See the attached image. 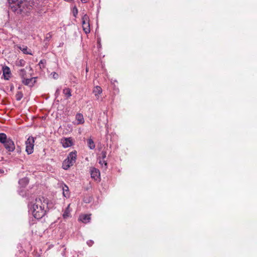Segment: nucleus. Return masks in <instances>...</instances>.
Masks as SVG:
<instances>
[{
  "instance_id": "f257e3e1",
  "label": "nucleus",
  "mask_w": 257,
  "mask_h": 257,
  "mask_svg": "<svg viewBox=\"0 0 257 257\" xmlns=\"http://www.w3.org/2000/svg\"><path fill=\"white\" fill-rule=\"evenodd\" d=\"M48 200L44 197L36 198L29 205V211L37 219L44 217L48 211Z\"/></svg>"
},
{
  "instance_id": "f03ea898",
  "label": "nucleus",
  "mask_w": 257,
  "mask_h": 257,
  "mask_svg": "<svg viewBox=\"0 0 257 257\" xmlns=\"http://www.w3.org/2000/svg\"><path fill=\"white\" fill-rule=\"evenodd\" d=\"M10 4H13L12 6L14 11L18 14L26 13L30 9L27 0H8Z\"/></svg>"
},
{
  "instance_id": "7ed1b4c3",
  "label": "nucleus",
  "mask_w": 257,
  "mask_h": 257,
  "mask_svg": "<svg viewBox=\"0 0 257 257\" xmlns=\"http://www.w3.org/2000/svg\"><path fill=\"white\" fill-rule=\"evenodd\" d=\"M0 142L8 151L13 152L15 150V145L14 142L11 138H8L5 134L0 133Z\"/></svg>"
},
{
  "instance_id": "20e7f679",
  "label": "nucleus",
  "mask_w": 257,
  "mask_h": 257,
  "mask_svg": "<svg viewBox=\"0 0 257 257\" xmlns=\"http://www.w3.org/2000/svg\"><path fill=\"white\" fill-rule=\"evenodd\" d=\"M77 157V152L76 151L70 152L67 158L63 161L62 168L67 170L71 166H73L76 162Z\"/></svg>"
},
{
  "instance_id": "39448f33",
  "label": "nucleus",
  "mask_w": 257,
  "mask_h": 257,
  "mask_svg": "<svg viewBox=\"0 0 257 257\" xmlns=\"http://www.w3.org/2000/svg\"><path fill=\"white\" fill-rule=\"evenodd\" d=\"M35 140L33 137H29L26 141V151L28 154L30 155L34 152Z\"/></svg>"
},
{
  "instance_id": "423d86ee",
  "label": "nucleus",
  "mask_w": 257,
  "mask_h": 257,
  "mask_svg": "<svg viewBox=\"0 0 257 257\" xmlns=\"http://www.w3.org/2000/svg\"><path fill=\"white\" fill-rule=\"evenodd\" d=\"M82 25L83 30L85 34H88L90 32V25H89V18L85 14L82 17Z\"/></svg>"
},
{
  "instance_id": "0eeeda50",
  "label": "nucleus",
  "mask_w": 257,
  "mask_h": 257,
  "mask_svg": "<svg viewBox=\"0 0 257 257\" xmlns=\"http://www.w3.org/2000/svg\"><path fill=\"white\" fill-rule=\"evenodd\" d=\"M91 177L95 180L100 179V173L98 169L92 167L90 169Z\"/></svg>"
},
{
  "instance_id": "6e6552de",
  "label": "nucleus",
  "mask_w": 257,
  "mask_h": 257,
  "mask_svg": "<svg viewBox=\"0 0 257 257\" xmlns=\"http://www.w3.org/2000/svg\"><path fill=\"white\" fill-rule=\"evenodd\" d=\"M61 144L64 148H68L73 145V141L71 138H64L61 140Z\"/></svg>"
},
{
  "instance_id": "1a4fd4ad",
  "label": "nucleus",
  "mask_w": 257,
  "mask_h": 257,
  "mask_svg": "<svg viewBox=\"0 0 257 257\" xmlns=\"http://www.w3.org/2000/svg\"><path fill=\"white\" fill-rule=\"evenodd\" d=\"M60 187L62 189L63 196L66 198L69 197L70 193L68 187L63 183L60 184Z\"/></svg>"
},
{
  "instance_id": "9d476101",
  "label": "nucleus",
  "mask_w": 257,
  "mask_h": 257,
  "mask_svg": "<svg viewBox=\"0 0 257 257\" xmlns=\"http://www.w3.org/2000/svg\"><path fill=\"white\" fill-rule=\"evenodd\" d=\"M3 75L5 79L8 80L10 78L11 71L8 66H5L3 68Z\"/></svg>"
},
{
  "instance_id": "9b49d317",
  "label": "nucleus",
  "mask_w": 257,
  "mask_h": 257,
  "mask_svg": "<svg viewBox=\"0 0 257 257\" xmlns=\"http://www.w3.org/2000/svg\"><path fill=\"white\" fill-rule=\"evenodd\" d=\"M102 90L100 86H95L93 90V93L96 96V98L98 99L99 98V95L102 93Z\"/></svg>"
},
{
  "instance_id": "f8f14e48",
  "label": "nucleus",
  "mask_w": 257,
  "mask_h": 257,
  "mask_svg": "<svg viewBox=\"0 0 257 257\" xmlns=\"http://www.w3.org/2000/svg\"><path fill=\"white\" fill-rule=\"evenodd\" d=\"M90 219L89 215L83 214L80 215L78 220L83 223H87L89 222Z\"/></svg>"
},
{
  "instance_id": "ddd939ff",
  "label": "nucleus",
  "mask_w": 257,
  "mask_h": 257,
  "mask_svg": "<svg viewBox=\"0 0 257 257\" xmlns=\"http://www.w3.org/2000/svg\"><path fill=\"white\" fill-rule=\"evenodd\" d=\"M75 119L77 124H83L84 122L83 116L81 113H77L75 116Z\"/></svg>"
},
{
  "instance_id": "4468645a",
  "label": "nucleus",
  "mask_w": 257,
  "mask_h": 257,
  "mask_svg": "<svg viewBox=\"0 0 257 257\" xmlns=\"http://www.w3.org/2000/svg\"><path fill=\"white\" fill-rule=\"evenodd\" d=\"M98 163L101 165L102 168L106 170L107 168V163L106 161L103 159H101L100 157H98Z\"/></svg>"
},
{
  "instance_id": "2eb2a0df",
  "label": "nucleus",
  "mask_w": 257,
  "mask_h": 257,
  "mask_svg": "<svg viewBox=\"0 0 257 257\" xmlns=\"http://www.w3.org/2000/svg\"><path fill=\"white\" fill-rule=\"evenodd\" d=\"M70 204H69L67 208L65 209L63 214V217L64 219H67L70 216L71 210L70 209Z\"/></svg>"
},
{
  "instance_id": "dca6fc26",
  "label": "nucleus",
  "mask_w": 257,
  "mask_h": 257,
  "mask_svg": "<svg viewBox=\"0 0 257 257\" xmlns=\"http://www.w3.org/2000/svg\"><path fill=\"white\" fill-rule=\"evenodd\" d=\"M22 83L25 85L32 86L33 84V78H24L22 80Z\"/></svg>"
},
{
  "instance_id": "f3484780",
  "label": "nucleus",
  "mask_w": 257,
  "mask_h": 257,
  "mask_svg": "<svg viewBox=\"0 0 257 257\" xmlns=\"http://www.w3.org/2000/svg\"><path fill=\"white\" fill-rule=\"evenodd\" d=\"M29 183V180L27 178H24L20 179L19 181V184L23 187H25Z\"/></svg>"
},
{
  "instance_id": "a211bd4d",
  "label": "nucleus",
  "mask_w": 257,
  "mask_h": 257,
  "mask_svg": "<svg viewBox=\"0 0 257 257\" xmlns=\"http://www.w3.org/2000/svg\"><path fill=\"white\" fill-rule=\"evenodd\" d=\"M87 145L89 148L91 150L94 149L95 147L94 143L91 139H89L87 140Z\"/></svg>"
},
{
  "instance_id": "6ab92c4d",
  "label": "nucleus",
  "mask_w": 257,
  "mask_h": 257,
  "mask_svg": "<svg viewBox=\"0 0 257 257\" xmlns=\"http://www.w3.org/2000/svg\"><path fill=\"white\" fill-rule=\"evenodd\" d=\"M63 94L67 97H70L71 96V90L68 88H65L63 90Z\"/></svg>"
},
{
  "instance_id": "aec40b11",
  "label": "nucleus",
  "mask_w": 257,
  "mask_h": 257,
  "mask_svg": "<svg viewBox=\"0 0 257 257\" xmlns=\"http://www.w3.org/2000/svg\"><path fill=\"white\" fill-rule=\"evenodd\" d=\"M19 73L22 80L26 78V71L25 69L20 70Z\"/></svg>"
},
{
  "instance_id": "412c9836",
  "label": "nucleus",
  "mask_w": 257,
  "mask_h": 257,
  "mask_svg": "<svg viewBox=\"0 0 257 257\" xmlns=\"http://www.w3.org/2000/svg\"><path fill=\"white\" fill-rule=\"evenodd\" d=\"M19 48L23 52L24 54L32 55V54L31 52L28 51L27 47L25 46L23 48H22L21 47H19Z\"/></svg>"
},
{
  "instance_id": "4be33fe9",
  "label": "nucleus",
  "mask_w": 257,
  "mask_h": 257,
  "mask_svg": "<svg viewBox=\"0 0 257 257\" xmlns=\"http://www.w3.org/2000/svg\"><path fill=\"white\" fill-rule=\"evenodd\" d=\"M16 97L17 100H20L23 97V94L21 92H18L16 95Z\"/></svg>"
},
{
  "instance_id": "5701e85b",
  "label": "nucleus",
  "mask_w": 257,
  "mask_h": 257,
  "mask_svg": "<svg viewBox=\"0 0 257 257\" xmlns=\"http://www.w3.org/2000/svg\"><path fill=\"white\" fill-rule=\"evenodd\" d=\"M99 157H100L101 159H105L106 157V152L105 151H102Z\"/></svg>"
},
{
  "instance_id": "b1692460",
  "label": "nucleus",
  "mask_w": 257,
  "mask_h": 257,
  "mask_svg": "<svg viewBox=\"0 0 257 257\" xmlns=\"http://www.w3.org/2000/svg\"><path fill=\"white\" fill-rule=\"evenodd\" d=\"M93 243H94V242L92 240H89L87 241V244H88V245L89 246H91L93 245Z\"/></svg>"
},
{
  "instance_id": "393cba45",
  "label": "nucleus",
  "mask_w": 257,
  "mask_h": 257,
  "mask_svg": "<svg viewBox=\"0 0 257 257\" xmlns=\"http://www.w3.org/2000/svg\"><path fill=\"white\" fill-rule=\"evenodd\" d=\"M53 75V77L54 79H57L58 77V74L56 72H53L52 74Z\"/></svg>"
},
{
  "instance_id": "a878e982",
  "label": "nucleus",
  "mask_w": 257,
  "mask_h": 257,
  "mask_svg": "<svg viewBox=\"0 0 257 257\" xmlns=\"http://www.w3.org/2000/svg\"><path fill=\"white\" fill-rule=\"evenodd\" d=\"M60 93V89L59 88H58L56 91V92H55V96L56 97H58V96L59 95Z\"/></svg>"
},
{
  "instance_id": "bb28decb",
  "label": "nucleus",
  "mask_w": 257,
  "mask_h": 257,
  "mask_svg": "<svg viewBox=\"0 0 257 257\" xmlns=\"http://www.w3.org/2000/svg\"><path fill=\"white\" fill-rule=\"evenodd\" d=\"M77 13H78V11H77V9L76 8H75V11L73 12V14H74V16L75 17H76V15L77 14Z\"/></svg>"
},
{
  "instance_id": "cd10ccee",
  "label": "nucleus",
  "mask_w": 257,
  "mask_h": 257,
  "mask_svg": "<svg viewBox=\"0 0 257 257\" xmlns=\"http://www.w3.org/2000/svg\"><path fill=\"white\" fill-rule=\"evenodd\" d=\"M89 0H81V1L83 3H86L88 2Z\"/></svg>"
},
{
  "instance_id": "c85d7f7f",
  "label": "nucleus",
  "mask_w": 257,
  "mask_h": 257,
  "mask_svg": "<svg viewBox=\"0 0 257 257\" xmlns=\"http://www.w3.org/2000/svg\"><path fill=\"white\" fill-rule=\"evenodd\" d=\"M41 64H43V60H41L39 63V64L40 65Z\"/></svg>"
},
{
  "instance_id": "c756f323",
  "label": "nucleus",
  "mask_w": 257,
  "mask_h": 257,
  "mask_svg": "<svg viewBox=\"0 0 257 257\" xmlns=\"http://www.w3.org/2000/svg\"><path fill=\"white\" fill-rule=\"evenodd\" d=\"M86 72L88 71V69L87 68H86Z\"/></svg>"
},
{
  "instance_id": "7c9ffc66",
  "label": "nucleus",
  "mask_w": 257,
  "mask_h": 257,
  "mask_svg": "<svg viewBox=\"0 0 257 257\" xmlns=\"http://www.w3.org/2000/svg\"><path fill=\"white\" fill-rule=\"evenodd\" d=\"M29 69H30V70H32V68L31 67H29Z\"/></svg>"
}]
</instances>
